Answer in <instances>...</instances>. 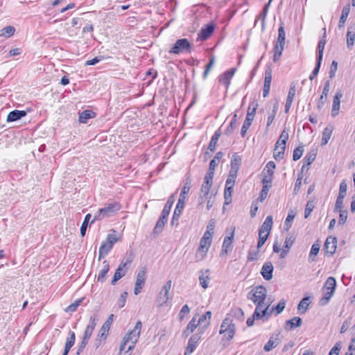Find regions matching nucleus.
I'll return each mask as SVG.
<instances>
[{
  "mask_svg": "<svg viewBox=\"0 0 355 355\" xmlns=\"http://www.w3.org/2000/svg\"><path fill=\"white\" fill-rule=\"evenodd\" d=\"M142 327V323L141 321H137L134 329L128 331L123 339V342L119 347L120 354L125 349V346L128 343H130V345L128 347L125 353H128L132 351L137 343L141 333Z\"/></svg>",
  "mask_w": 355,
  "mask_h": 355,
  "instance_id": "f257e3e1",
  "label": "nucleus"
},
{
  "mask_svg": "<svg viewBox=\"0 0 355 355\" xmlns=\"http://www.w3.org/2000/svg\"><path fill=\"white\" fill-rule=\"evenodd\" d=\"M121 208V205L117 202H112L105 205L104 207L98 209L97 213L94 215L91 224L96 220H101L105 218H110L114 216L117 211Z\"/></svg>",
  "mask_w": 355,
  "mask_h": 355,
  "instance_id": "f03ea898",
  "label": "nucleus"
},
{
  "mask_svg": "<svg viewBox=\"0 0 355 355\" xmlns=\"http://www.w3.org/2000/svg\"><path fill=\"white\" fill-rule=\"evenodd\" d=\"M266 297V288L263 286H257L252 288L248 293V299L252 300L256 307L261 306V310L266 309L264 300Z\"/></svg>",
  "mask_w": 355,
  "mask_h": 355,
  "instance_id": "7ed1b4c3",
  "label": "nucleus"
},
{
  "mask_svg": "<svg viewBox=\"0 0 355 355\" xmlns=\"http://www.w3.org/2000/svg\"><path fill=\"white\" fill-rule=\"evenodd\" d=\"M174 200H175L174 195L173 194L168 198V199L162 211L161 216L156 223V225L153 230V232L155 234H159L160 232H162L163 228L165 225V223L167 221V218L170 214L171 209L173 205Z\"/></svg>",
  "mask_w": 355,
  "mask_h": 355,
  "instance_id": "20e7f679",
  "label": "nucleus"
},
{
  "mask_svg": "<svg viewBox=\"0 0 355 355\" xmlns=\"http://www.w3.org/2000/svg\"><path fill=\"white\" fill-rule=\"evenodd\" d=\"M189 190L190 186L188 183H186L182 189L178 204L176 205L175 209L174 210L173 217L171 221V225H173L175 223L178 224V221L184 206V200L186 199V196L189 193Z\"/></svg>",
  "mask_w": 355,
  "mask_h": 355,
  "instance_id": "39448f33",
  "label": "nucleus"
},
{
  "mask_svg": "<svg viewBox=\"0 0 355 355\" xmlns=\"http://www.w3.org/2000/svg\"><path fill=\"white\" fill-rule=\"evenodd\" d=\"M288 139V132L284 130L277 141L275 144V148L274 149V155L273 157L276 160L282 159L284 157V151L286 149V144L287 140Z\"/></svg>",
  "mask_w": 355,
  "mask_h": 355,
  "instance_id": "423d86ee",
  "label": "nucleus"
},
{
  "mask_svg": "<svg viewBox=\"0 0 355 355\" xmlns=\"http://www.w3.org/2000/svg\"><path fill=\"white\" fill-rule=\"evenodd\" d=\"M286 34L283 26H280L278 29V37L273 49V61L277 62L282 54V51L285 45Z\"/></svg>",
  "mask_w": 355,
  "mask_h": 355,
  "instance_id": "0eeeda50",
  "label": "nucleus"
},
{
  "mask_svg": "<svg viewBox=\"0 0 355 355\" xmlns=\"http://www.w3.org/2000/svg\"><path fill=\"white\" fill-rule=\"evenodd\" d=\"M266 220L263 223L259 232V241L257 243V250H250L248 253V259L251 261H254L257 259L258 258V250L263 245L265 242L266 241Z\"/></svg>",
  "mask_w": 355,
  "mask_h": 355,
  "instance_id": "6e6552de",
  "label": "nucleus"
},
{
  "mask_svg": "<svg viewBox=\"0 0 355 355\" xmlns=\"http://www.w3.org/2000/svg\"><path fill=\"white\" fill-rule=\"evenodd\" d=\"M169 53L180 54L184 52H191V44L186 38L179 39L169 50Z\"/></svg>",
  "mask_w": 355,
  "mask_h": 355,
  "instance_id": "1a4fd4ad",
  "label": "nucleus"
},
{
  "mask_svg": "<svg viewBox=\"0 0 355 355\" xmlns=\"http://www.w3.org/2000/svg\"><path fill=\"white\" fill-rule=\"evenodd\" d=\"M256 111L255 105H250L248 110L247 116L245 120L242 125L241 130V137H244L246 135L247 130L251 125L252 121L254 119V114Z\"/></svg>",
  "mask_w": 355,
  "mask_h": 355,
  "instance_id": "9d476101",
  "label": "nucleus"
},
{
  "mask_svg": "<svg viewBox=\"0 0 355 355\" xmlns=\"http://www.w3.org/2000/svg\"><path fill=\"white\" fill-rule=\"evenodd\" d=\"M146 280V269L145 268H141L137 275L136 282L134 288V293L137 295L141 293V289L145 285Z\"/></svg>",
  "mask_w": 355,
  "mask_h": 355,
  "instance_id": "9b49d317",
  "label": "nucleus"
},
{
  "mask_svg": "<svg viewBox=\"0 0 355 355\" xmlns=\"http://www.w3.org/2000/svg\"><path fill=\"white\" fill-rule=\"evenodd\" d=\"M201 338L200 334L192 335L188 341V344L184 350V355H191L195 350L198 343Z\"/></svg>",
  "mask_w": 355,
  "mask_h": 355,
  "instance_id": "f8f14e48",
  "label": "nucleus"
},
{
  "mask_svg": "<svg viewBox=\"0 0 355 355\" xmlns=\"http://www.w3.org/2000/svg\"><path fill=\"white\" fill-rule=\"evenodd\" d=\"M214 25L212 23L206 24L201 28L198 34L197 41H205L207 40L214 31Z\"/></svg>",
  "mask_w": 355,
  "mask_h": 355,
  "instance_id": "ddd939ff",
  "label": "nucleus"
},
{
  "mask_svg": "<svg viewBox=\"0 0 355 355\" xmlns=\"http://www.w3.org/2000/svg\"><path fill=\"white\" fill-rule=\"evenodd\" d=\"M236 71V69L235 68H232L223 73L218 78L219 83L222 85H224L227 89L230 85L231 79L234 76Z\"/></svg>",
  "mask_w": 355,
  "mask_h": 355,
  "instance_id": "4468645a",
  "label": "nucleus"
},
{
  "mask_svg": "<svg viewBox=\"0 0 355 355\" xmlns=\"http://www.w3.org/2000/svg\"><path fill=\"white\" fill-rule=\"evenodd\" d=\"M113 317L114 315L111 314L107 320L105 322V323L101 327L100 331L98 333V337L99 340H105L107 336L109 329L110 328V325L112 324L113 322Z\"/></svg>",
  "mask_w": 355,
  "mask_h": 355,
  "instance_id": "2eb2a0df",
  "label": "nucleus"
},
{
  "mask_svg": "<svg viewBox=\"0 0 355 355\" xmlns=\"http://www.w3.org/2000/svg\"><path fill=\"white\" fill-rule=\"evenodd\" d=\"M343 97V93L340 90H338L336 92L334 99H333V105L331 108V116L332 117H336L338 115L340 106V99Z\"/></svg>",
  "mask_w": 355,
  "mask_h": 355,
  "instance_id": "dca6fc26",
  "label": "nucleus"
},
{
  "mask_svg": "<svg viewBox=\"0 0 355 355\" xmlns=\"http://www.w3.org/2000/svg\"><path fill=\"white\" fill-rule=\"evenodd\" d=\"M326 253L333 255L337 248V240L336 237L329 236L327 238L324 245Z\"/></svg>",
  "mask_w": 355,
  "mask_h": 355,
  "instance_id": "f3484780",
  "label": "nucleus"
},
{
  "mask_svg": "<svg viewBox=\"0 0 355 355\" xmlns=\"http://www.w3.org/2000/svg\"><path fill=\"white\" fill-rule=\"evenodd\" d=\"M96 319L95 317H94V316L90 317L89 324H87V326L84 331L82 339H83L86 341H89V338H91V336L92 335L93 331L96 325Z\"/></svg>",
  "mask_w": 355,
  "mask_h": 355,
  "instance_id": "a211bd4d",
  "label": "nucleus"
},
{
  "mask_svg": "<svg viewBox=\"0 0 355 355\" xmlns=\"http://www.w3.org/2000/svg\"><path fill=\"white\" fill-rule=\"evenodd\" d=\"M266 315V309L261 310V306L256 307L255 311L251 318L247 320V324L248 327H251L254 324L255 320H260Z\"/></svg>",
  "mask_w": 355,
  "mask_h": 355,
  "instance_id": "6ab92c4d",
  "label": "nucleus"
},
{
  "mask_svg": "<svg viewBox=\"0 0 355 355\" xmlns=\"http://www.w3.org/2000/svg\"><path fill=\"white\" fill-rule=\"evenodd\" d=\"M228 230L231 231V235L226 236L223 243V252L226 254L232 249V243L234 236L235 227H230Z\"/></svg>",
  "mask_w": 355,
  "mask_h": 355,
  "instance_id": "aec40b11",
  "label": "nucleus"
},
{
  "mask_svg": "<svg viewBox=\"0 0 355 355\" xmlns=\"http://www.w3.org/2000/svg\"><path fill=\"white\" fill-rule=\"evenodd\" d=\"M282 338L281 331H278L273 334L268 341V352L276 347L280 343Z\"/></svg>",
  "mask_w": 355,
  "mask_h": 355,
  "instance_id": "412c9836",
  "label": "nucleus"
},
{
  "mask_svg": "<svg viewBox=\"0 0 355 355\" xmlns=\"http://www.w3.org/2000/svg\"><path fill=\"white\" fill-rule=\"evenodd\" d=\"M302 324V320L300 317L296 316L287 320L284 328L286 331H292L295 328L300 327Z\"/></svg>",
  "mask_w": 355,
  "mask_h": 355,
  "instance_id": "4be33fe9",
  "label": "nucleus"
},
{
  "mask_svg": "<svg viewBox=\"0 0 355 355\" xmlns=\"http://www.w3.org/2000/svg\"><path fill=\"white\" fill-rule=\"evenodd\" d=\"M330 88V83L329 80L326 81L324 83V86L322 92V94L320 95V97L319 98V102L318 105V109L321 110L323 106L324 105L327 99V95L329 92Z\"/></svg>",
  "mask_w": 355,
  "mask_h": 355,
  "instance_id": "5701e85b",
  "label": "nucleus"
},
{
  "mask_svg": "<svg viewBox=\"0 0 355 355\" xmlns=\"http://www.w3.org/2000/svg\"><path fill=\"white\" fill-rule=\"evenodd\" d=\"M26 115V112L24 110H13L10 112L7 116V121L12 122L21 119Z\"/></svg>",
  "mask_w": 355,
  "mask_h": 355,
  "instance_id": "b1692460",
  "label": "nucleus"
},
{
  "mask_svg": "<svg viewBox=\"0 0 355 355\" xmlns=\"http://www.w3.org/2000/svg\"><path fill=\"white\" fill-rule=\"evenodd\" d=\"M109 270V263L107 261H103L102 263L101 268L98 271L97 281L103 283L105 281V276L106 274L108 272Z\"/></svg>",
  "mask_w": 355,
  "mask_h": 355,
  "instance_id": "393cba45",
  "label": "nucleus"
},
{
  "mask_svg": "<svg viewBox=\"0 0 355 355\" xmlns=\"http://www.w3.org/2000/svg\"><path fill=\"white\" fill-rule=\"evenodd\" d=\"M294 241H295V238L292 235H289V236H286V238L285 239L284 245L282 249V252H281V254H280L282 258H284L287 254V253L288 252Z\"/></svg>",
  "mask_w": 355,
  "mask_h": 355,
  "instance_id": "a878e982",
  "label": "nucleus"
},
{
  "mask_svg": "<svg viewBox=\"0 0 355 355\" xmlns=\"http://www.w3.org/2000/svg\"><path fill=\"white\" fill-rule=\"evenodd\" d=\"M235 324H234L232 320L229 317L227 316L223 321L220 329L219 331L220 334H225L227 331H228L231 328H234Z\"/></svg>",
  "mask_w": 355,
  "mask_h": 355,
  "instance_id": "bb28decb",
  "label": "nucleus"
},
{
  "mask_svg": "<svg viewBox=\"0 0 355 355\" xmlns=\"http://www.w3.org/2000/svg\"><path fill=\"white\" fill-rule=\"evenodd\" d=\"M295 95V85L291 84L290 89L288 93L286 103L285 105V112H288L293 101L294 96Z\"/></svg>",
  "mask_w": 355,
  "mask_h": 355,
  "instance_id": "cd10ccee",
  "label": "nucleus"
},
{
  "mask_svg": "<svg viewBox=\"0 0 355 355\" xmlns=\"http://www.w3.org/2000/svg\"><path fill=\"white\" fill-rule=\"evenodd\" d=\"M324 31V34L320 40L318 44V54L317 56V60L319 61L322 60V56H323V51L324 49V46L326 44V28H323L322 29Z\"/></svg>",
  "mask_w": 355,
  "mask_h": 355,
  "instance_id": "c85d7f7f",
  "label": "nucleus"
},
{
  "mask_svg": "<svg viewBox=\"0 0 355 355\" xmlns=\"http://www.w3.org/2000/svg\"><path fill=\"white\" fill-rule=\"evenodd\" d=\"M334 130L332 125H327L322 132V137L321 141V146L326 145L330 139Z\"/></svg>",
  "mask_w": 355,
  "mask_h": 355,
  "instance_id": "c756f323",
  "label": "nucleus"
},
{
  "mask_svg": "<svg viewBox=\"0 0 355 355\" xmlns=\"http://www.w3.org/2000/svg\"><path fill=\"white\" fill-rule=\"evenodd\" d=\"M349 12H350V5L347 4L345 6H344L343 8L342 14H341V16L340 17L339 23H338V28H341L344 27L345 24V22L347 21V19L348 17V15L349 14Z\"/></svg>",
  "mask_w": 355,
  "mask_h": 355,
  "instance_id": "7c9ffc66",
  "label": "nucleus"
},
{
  "mask_svg": "<svg viewBox=\"0 0 355 355\" xmlns=\"http://www.w3.org/2000/svg\"><path fill=\"white\" fill-rule=\"evenodd\" d=\"M75 340H76L75 333L73 331H69V337L67 338V341L65 343V347H64V350L62 355L68 354L70 349L74 345Z\"/></svg>",
  "mask_w": 355,
  "mask_h": 355,
  "instance_id": "2f4dec72",
  "label": "nucleus"
},
{
  "mask_svg": "<svg viewBox=\"0 0 355 355\" xmlns=\"http://www.w3.org/2000/svg\"><path fill=\"white\" fill-rule=\"evenodd\" d=\"M112 248L113 247L111 245V244H109L106 241L103 242L99 248L98 258V260H101L105 255H107L109 253V252L112 250Z\"/></svg>",
  "mask_w": 355,
  "mask_h": 355,
  "instance_id": "473e14b6",
  "label": "nucleus"
},
{
  "mask_svg": "<svg viewBox=\"0 0 355 355\" xmlns=\"http://www.w3.org/2000/svg\"><path fill=\"white\" fill-rule=\"evenodd\" d=\"M95 113L92 110H84L79 114L78 121L80 123H86L88 119L95 117Z\"/></svg>",
  "mask_w": 355,
  "mask_h": 355,
  "instance_id": "72a5a7b5",
  "label": "nucleus"
},
{
  "mask_svg": "<svg viewBox=\"0 0 355 355\" xmlns=\"http://www.w3.org/2000/svg\"><path fill=\"white\" fill-rule=\"evenodd\" d=\"M320 249V244L318 241L314 243L311 249V252L309 256V261L310 262H313L315 261V257L318 255Z\"/></svg>",
  "mask_w": 355,
  "mask_h": 355,
  "instance_id": "f704fd0d",
  "label": "nucleus"
},
{
  "mask_svg": "<svg viewBox=\"0 0 355 355\" xmlns=\"http://www.w3.org/2000/svg\"><path fill=\"white\" fill-rule=\"evenodd\" d=\"M336 286V280L334 277H329L327 278L324 286V291L334 292Z\"/></svg>",
  "mask_w": 355,
  "mask_h": 355,
  "instance_id": "c9c22d12",
  "label": "nucleus"
},
{
  "mask_svg": "<svg viewBox=\"0 0 355 355\" xmlns=\"http://www.w3.org/2000/svg\"><path fill=\"white\" fill-rule=\"evenodd\" d=\"M211 312L207 311L202 316L198 319V324L203 325L205 328L207 327L210 324Z\"/></svg>",
  "mask_w": 355,
  "mask_h": 355,
  "instance_id": "e433bc0d",
  "label": "nucleus"
},
{
  "mask_svg": "<svg viewBox=\"0 0 355 355\" xmlns=\"http://www.w3.org/2000/svg\"><path fill=\"white\" fill-rule=\"evenodd\" d=\"M220 135L221 133L220 130H217L214 132V135L212 136L208 146V149L211 152H214L216 150V146Z\"/></svg>",
  "mask_w": 355,
  "mask_h": 355,
  "instance_id": "4c0bfd02",
  "label": "nucleus"
},
{
  "mask_svg": "<svg viewBox=\"0 0 355 355\" xmlns=\"http://www.w3.org/2000/svg\"><path fill=\"white\" fill-rule=\"evenodd\" d=\"M201 275L199 277L200 284L203 288H207L208 287V284L210 278L209 277V270H205V272L201 271Z\"/></svg>",
  "mask_w": 355,
  "mask_h": 355,
  "instance_id": "58836bf2",
  "label": "nucleus"
},
{
  "mask_svg": "<svg viewBox=\"0 0 355 355\" xmlns=\"http://www.w3.org/2000/svg\"><path fill=\"white\" fill-rule=\"evenodd\" d=\"M310 298L309 297H304L298 304L297 309L301 313H304L309 306Z\"/></svg>",
  "mask_w": 355,
  "mask_h": 355,
  "instance_id": "ea45409f",
  "label": "nucleus"
},
{
  "mask_svg": "<svg viewBox=\"0 0 355 355\" xmlns=\"http://www.w3.org/2000/svg\"><path fill=\"white\" fill-rule=\"evenodd\" d=\"M355 40V30L352 28H348V31L347 33V48L352 49L354 46Z\"/></svg>",
  "mask_w": 355,
  "mask_h": 355,
  "instance_id": "a19ab883",
  "label": "nucleus"
},
{
  "mask_svg": "<svg viewBox=\"0 0 355 355\" xmlns=\"http://www.w3.org/2000/svg\"><path fill=\"white\" fill-rule=\"evenodd\" d=\"M266 168H267V166H265V168L263 169V171L261 173L262 176V183H263V188L261 189V195H260V200L263 201L265 198H266V175H265V170Z\"/></svg>",
  "mask_w": 355,
  "mask_h": 355,
  "instance_id": "79ce46f5",
  "label": "nucleus"
},
{
  "mask_svg": "<svg viewBox=\"0 0 355 355\" xmlns=\"http://www.w3.org/2000/svg\"><path fill=\"white\" fill-rule=\"evenodd\" d=\"M171 280H168L163 286L160 295H164L163 303H166L168 300V293L171 288Z\"/></svg>",
  "mask_w": 355,
  "mask_h": 355,
  "instance_id": "37998d69",
  "label": "nucleus"
},
{
  "mask_svg": "<svg viewBox=\"0 0 355 355\" xmlns=\"http://www.w3.org/2000/svg\"><path fill=\"white\" fill-rule=\"evenodd\" d=\"M125 272H126L125 269H121V268H117V269L116 270L114 275L113 276L111 284L112 285H114L118 280H119L121 278H122L123 276H125Z\"/></svg>",
  "mask_w": 355,
  "mask_h": 355,
  "instance_id": "c03bdc74",
  "label": "nucleus"
},
{
  "mask_svg": "<svg viewBox=\"0 0 355 355\" xmlns=\"http://www.w3.org/2000/svg\"><path fill=\"white\" fill-rule=\"evenodd\" d=\"M223 157V153L222 152H218L216 155L214 156V159L211 160L209 163V167L211 168V170H215L217 166L218 165V163L220 160V159Z\"/></svg>",
  "mask_w": 355,
  "mask_h": 355,
  "instance_id": "a18cd8bd",
  "label": "nucleus"
},
{
  "mask_svg": "<svg viewBox=\"0 0 355 355\" xmlns=\"http://www.w3.org/2000/svg\"><path fill=\"white\" fill-rule=\"evenodd\" d=\"M208 250H209L208 248L203 247V245H199V248L196 254V261H202L206 256Z\"/></svg>",
  "mask_w": 355,
  "mask_h": 355,
  "instance_id": "49530a36",
  "label": "nucleus"
},
{
  "mask_svg": "<svg viewBox=\"0 0 355 355\" xmlns=\"http://www.w3.org/2000/svg\"><path fill=\"white\" fill-rule=\"evenodd\" d=\"M232 193H233L232 187H225V191H224L225 204L229 205L232 202Z\"/></svg>",
  "mask_w": 355,
  "mask_h": 355,
  "instance_id": "de8ad7c7",
  "label": "nucleus"
},
{
  "mask_svg": "<svg viewBox=\"0 0 355 355\" xmlns=\"http://www.w3.org/2000/svg\"><path fill=\"white\" fill-rule=\"evenodd\" d=\"M315 157L316 151L315 150H311L306 155L305 157L304 158V164H306V166L311 165L315 160Z\"/></svg>",
  "mask_w": 355,
  "mask_h": 355,
  "instance_id": "09e8293b",
  "label": "nucleus"
},
{
  "mask_svg": "<svg viewBox=\"0 0 355 355\" xmlns=\"http://www.w3.org/2000/svg\"><path fill=\"white\" fill-rule=\"evenodd\" d=\"M15 31V28L12 26H8L1 29L0 35L5 37H11Z\"/></svg>",
  "mask_w": 355,
  "mask_h": 355,
  "instance_id": "8fccbe9b",
  "label": "nucleus"
},
{
  "mask_svg": "<svg viewBox=\"0 0 355 355\" xmlns=\"http://www.w3.org/2000/svg\"><path fill=\"white\" fill-rule=\"evenodd\" d=\"M295 216V214L294 213V211L293 210L290 211L288 212V216L286 218V220L284 222V230L286 231H288V230L291 228V223L293 220Z\"/></svg>",
  "mask_w": 355,
  "mask_h": 355,
  "instance_id": "3c124183",
  "label": "nucleus"
},
{
  "mask_svg": "<svg viewBox=\"0 0 355 355\" xmlns=\"http://www.w3.org/2000/svg\"><path fill=\"white\" fill-rule=\"evenodd\" d=\"M91 217H92V215L90 214H87L85 217V219H84V220L82 223V225L80 227V235L82 237L85 236V235L86 234L87 228V226H88V224H89Z\"/></svg>",
  "mask_w": 355,
  "mask_h": 355,
  "instance_id": "603ef678",
  "label": "nucleus"
},
{
  "mask_svg": "<svg viewBox=\"0 0 355 355\" xmlns=\"http://www.w3.org/2000/svg\"><path fill=\"white\" fill-rule=\"evenodd\" d=\"M270 168H275V164L274 162H268V191H269L270 187H272V179L270 177L272 175V171H270Z\"/></svg>",
  "mask_w": 355,
  "mask_h": 355,
  "instance_id": "864d4df0",
  "label": "nucleus"
},
{
  "mask_svg": "<svg viewBox=\"0 0 355 355\" xmlns=\"http://www.w3.org/2000/svg\"><path fill=\"white\" fill-rule=\"evenodd\" d=\"M241 158L237 153H234L231 159V167L239 169Z\"/></svg>",
  "mask_w": 355,
  "mask_h": 355,
  "instance_id": "5fc2aeb1",
  "label": "nucleus"
},
{
  "mask_svg": "<svg viewBox=\"0 0 355 355\" xmlns=\"http://www.w3.org/2000/svg\"><path fill=\"white\" fill-rule=\"evenodd\" d=\"M286 302L284 300H281L275 307H272L270 313L275 311V315H277L281 313L284 309H285Z\"/></svg>",
  "mask_w": 355,
  "mask_h": 355,
  "instance_id": "6e6d98bb",
  "label": "nucleus"
},
{
  "mask_svg": "<svg viewBox=\"0 0 355 355\" xmlns=\"http://www.w3.org/2000/svg\"><path fill=\"white\" fill-rule=\"evenodd\" d=\"M304 153V147L302 146H298L293 151V159L297 161L301 158Z\"/></svg>",
  "mask_w": 355,
  "mask_h": 355,
  "instance_id": "4d7b16f0",
  "label": "nucleus"
},
{
  "mask_svg": "<svg viewBox=\"0 0 355 355\" xmlns=\"http://www.w3.org/2000/svg\"><path fill=\"white\" fill-rule=\"evenodd\" d=\"M83 298L76 300L73 303L71 304L65 309V311L67 312H74L76 311L78 306L82 303Z\"/></svg>",
  "mask_w": 355,
  "mask_h": 355,
  "instance_id": "13d9d810",
  "label": "nucleus"
},
{
  "mask_svg": "<svg viewBox=\"0 0 355 355\" xmlns=\"http://www.w3.org/2000/svg\"><path fill=\"white\" fill-rule=\"evenodd\" d=\"M334 292H331V291H324V295H323V297L320 300V304L322 305L327 304L328 303V302L329 301V300L331 299V297H332V295H334Z\"/></svg>",
  "mask_w": 355,
  "mask_h": 355,
  "instance_id": "bf43d9fd",
  "label": "nucleus"
},
{
  "mask_svg": "<svg viewBox=\"0 0 355 355\" xmlns=\"http://www.w3.org/2000/svg\"><path fill=\"white\" fill-rule=\"evenodd\" d=\"M198 324L196 315H194L187 326V330H189V332H193L194 330L196 329Z\"/></svg>",
  "mask_w": 355,
  "mask_h": 355,
  "instance_id": "052dcab7",
  "label": "nucleus"
},
{
  "mask_svg": "<svg viewBox=\"0 0 355 355\" xmlns=\"http://www.w3.org/2000/svg\"><path fill=\"white\" fill-rule=\"evenodd\" d=\"M338 211L340 213L338 224L340 225H343L347 219V211L341 209L340 211Z\"/></svg>",
  "mask_w": 355,
  "mask_h": 355,
  "instance_id": "680f3d73",
  "label": "nucleus"
},
{
  "mask_svg": "<svg viewBox=\"0 0 355 355\" xmlns=\"http://www.w3.org/2000/svg\"><path fill=\"white\" fill-rule=\"evenodd\" d=\"M314 208V202L313 201H309L306 205L305 211H304V218H307L311 214V211Z\"/></svg>",
  "mask_w": 355,
  "mask_h": 355,
  "instance_id": "e2e57ef3",
  "label": "nucleus"
},
{
  "mask_svg": "<svg viewBox=\"0 0 355 355\" xmlns=\"http://www.w3.org/2000/svg\"><path fill=\"white\" fill-rule=\"evenodd\" d=\"M236 121H237V115L235 114L233 116V117L231 120V122L230 123V125L228 126V128L227 129V131H226L227 135H230L233 132V130L236 123Z\"/></svg>",
  "mask_w": 355,
  "mask_h": 355,
  "instance_id": "0e129e2a",
  "label": "nucleus"
},
{
  "mask_svg": "<svg viewBox=\"0 0 355 355\" xmlns=\"http://www.w3.org/2000/svg\"><path fill=\"white\" fill-rule=\"evenodd\" d=\"M321 63H322V61H319L317 60L316 65H315L313 71H312L311 74L309 76V79L311 80H313L318 76L319 71H320Z\"/></svg>",
  "mask_w": 355,
  "mask_h": 355,
  "instance_id": "69168bd1",
  "label": "nucleus"
},
{
  "mask_svg": "<svg viewBox=\"0 0 355 355\" xmlns=\"http://www.w3.org/2000/svg\"><path fill=\"white\" fill-rule=\"evenodd\" d=\"M337 69H338V62L334 60L331 62V64L330 66V69H329V78L331 79H332L335 76Z\"/></svg>",
  "mask_w": 355,
  "mask_h": 355,
  "instance_id": "338daca9",
  "label": "nucleus"
},
{
  "mask_svg": "<svg viewBox=\"0 0 355 355\" xmlns=\"http://www.w3.org/2000/svg\"><path fill=\"white\" fill-rule=\"evenodd\" d=\"M341 349L340 343H336L334 346L330 350L329 355H339L340 350Z\"/></svg>",
  "mask_w": 355,
  "mask_h": 355,
  "instance_id": "774afa93",
  "label": "nucleus"
}]
</instances>
